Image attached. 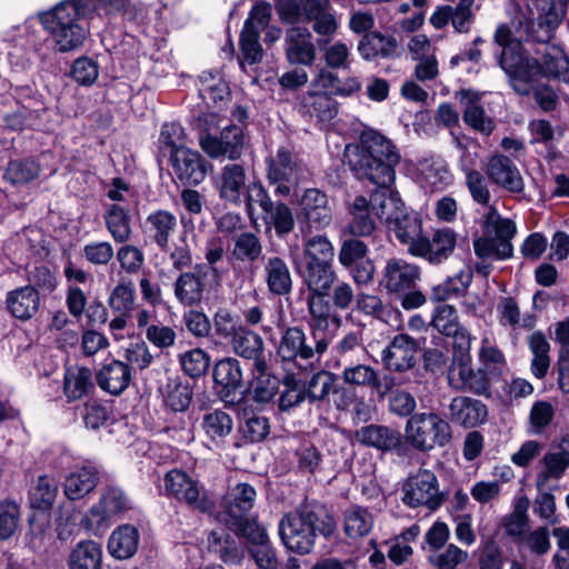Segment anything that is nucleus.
I'll list each match as a JSON object with an SVG mask.
<instances>
[{"instance_id":"nucleus-13","label":"nucleus","mask_w":569,"mask_h":569,"mask_svg":"<svg viewBox=\"0 0 569 569\" xmlns=\"http://www.w3.org/2000/svg\"><path fill=\"white\" fill-rule=\"evenodd\" d=\"M405 505L417 508L426 506L430 510H437L443 502V495L439 490L436 475L427 469H420L409 477L402 486Z\"/></svg>"},{"instance_id":"nucleus-56","label":"nucleus","mask_w":569,"mask_h":569,"mask_svg":"<svg viewBox=\"0 0 569 569\" xmlns=\"http://www.w3.org/2000/svg\"><path fill=\"white\" fill-rule=\"evenodd\" d=\"M134 286L128 279H120L108 299L109 307L118 315H130L134 309Z\"/></svg>"},{"instance_id":"nucleus-53","label":"nucleus","mask_w":569,"mask_h":569,"mask_svg":"<svg viewBox=\"0 0 569 569\" xmlns=\"http://www.w3.org/2000/svg\"><path fill=\"white\" fill-rule=\"evenodd\" d=\"M58 492V486L53 478L39 476L29 490V502L31 508L48 510L53 505Z\"/></svg>"},{"instance_id":"nucleus-23","label":"nucleus","mask_w":569,"mask_h":569,"mask_svg":"<svg viewBox=\"0 0 569 569\" xmlns=\"http://www.w3.org/2000/svg\"><path fill=\"white\" fill-rule=\"evenodd\" d=\"M357 50L366 61L393 60L401 56L398 40L391 36L375 30L360 39Z\"/></svg>"},{"instance_id":"nucleus-40","label":"nucleus","mask_w":569,"mask_h":569,"mask_svg":"<svg viewBox=\"0 0 569 569\" xmlns=\"http://www.w3.org/2000/svg\"><path fill=\"white\" fill-rule=\"evenodd\" d=\"M372 214L385 222L391 224L406 210L403 202L398 194L386 191H377L371 194L368 201Z\"/></svg>"},{"instance_id":"nucleus-63","label":"nucleus","mask_w":569,"mask_h":569,"mask_svg":"<svg viewBox=\"0 0 569 569\" xmlns=\"http://www.w3.org/2000/svg\"><path fill=\"white\" fill-rule=\"evenodd\" d=\"M180 366L191 378L203 376L210 367V356L200 348L188 350L179 356Z\"/></svg>"},{"instance_id":"nucleus-19","label":"nucleus","mask_w":569,"mask_h":569,"mask_svg":"<svg viewBox=\"0 0 569 569\" xmlns=\"http://www.w3.org/2000/svg\"><path fill=\"white\" fill-rule=\"evenodd\" d=\"M417 351V341L407 333H399L381 352L383 368L389 372H407L416 366Z\"/></svg>"},{"instance_id":"nucleus-5","label":"nucleus","mask_w":569,"mask_h":569,"mask_svg":"<svg viewBox=\"0 0 569 569\" xmlns=\"http://www.w3.org/2000/svg\"><path fill=\"white\" fill-rule=\"evenodd\" d=\"M451 439L449 421L435 411L417 412L408 418L405 426V443L419 452L443 448Z\"/></svg>"},{"instance_id":"nucleus-58","label":"nucleus","mask_w":569,"mask_h":569,"mask_svg":"<svg viewBox=\"0 0 569 569\" xmlns=\"http://www.w3.org/2000/svg\"><path fill=\"white\" fill-rule=\"evenodd\" d=\"M262 253V243L253 232H241L234 238L231 256L241 262H253Z\"/></svg>"},{"instance_id":"nucleus-4","label":"nucleus","mask_w":569,"mask_h":569,"mask_svg":"<svg viewBox=\"0 0 569 569\" xmlns=\"http://www.w3.org/2000/svg\"><path fill=\"white\" fill-rule=\"evenodd\" d=\"M332 337H322L319 332L309 329V333L301 326H283L280 339L274 345L276 355L282 362L297 363L298 361H319L331 343Z\"/></svg>"},{"instance_id":"nucleus-51","label":"nucleus","mask_w":569,"mask_h":569,"mask_svg":"<svg viewBox=\"0 0 569 569\" xmlns=\"http://www.w3.org/2000/svg\"><path fill=\"white\" fill-rule=\"evenodd\" d=\"M233 352L244 359L256 358L264 352V342L260 335L243 326L229 340Z\"/></svg>"},{"instance_id":"nucleus-36","label":"nucleus","mask_w":569,"mask_h":569,"mask_svg":"<svg viewBox=\"0 0 569 569\" xmlns=\"http://www.w3.org/2000/svg\"><path fill=\"white\" fill-rule=\"evenodd\" d=\"M542 468L536 477V488H548L550 480H559L569 468V451L559 448L556 451H548L540 461Z\"/></svg>"},{"instance_id":"nucleus-12","label":"nucleus","mask_w":569,"mask_h":569,"mask_svg":"<svg viewBox=\"0 0 569 569\" xmlns=\"http://www.w3.org/2000/svg\"><path fill=\"white\" fill-rule=\"evenodd\" d=\"M303 174L302 162L288 149L280 148L274 156L267 159V179L270 184L277 186L274 192L278 194L289 196V184L299 183Z\"/></svg>"},{"instance_id":"nucleus-1","label":"nucleus","mask_w":569,"mask_h":569,"mask_svg":"<svg viewBox=\"0 0 569 569\" xmlns=\"http://www.w3.org/2000/svg\"><path fill=\"white\" fill-rule=\"evenodd\" d=\"M345 157L357 179L387 189L396 180L401 162L397 146L375 129H365L355 144H348Z\"/></svg>"},{"instance_id":"nucleus-38","label":"nucleus","mask_w":569,"mask_h":569,"mask_svg":"<svg viewBox=\"0 0 569 569\" xmlns=\"http://www.w3.org/2000/svg\"><path fill=\"white\" fill-rule=\"evenodd\" d=\"M338 277L335 262L303 264V282L308 292H330Z\"/></svg>"},{"instance_id":"nucleus-29","label":"nucleus","mask_w":569,"mask_h":569,"mask_svg":"<svg viewBox=\"0 0 569 569\" xmlns=\"http://www.w3.org/2000/svg\"><path fill=\"white\" fill-rule=\"evenodd\" d=\"M132 379L131 368L120 360L106 362L97 373L98 386L111 395L122 393Z\"/></svg>"},{"instance_id":"nucleus-3","label":"nucleus","mask_w":569,"mask_h":569,"mask_svg":"<svg viewBox=\"0 0 569 569\" xmlns=\"http://www.w3.org/2000/svg\"><path fill=\"white\" fill-rule=\"evenodd\" d=\"M90 16L82 0H64L52 10L40 16L43 28L52 37L61 52L72 51L83 44L88 27L84 19Z\"/></svg>"},{"instance_id":"nucleus-54","label":"nucleus","mask_w":569,"mask_h":569,"mask_svg":"<svg viewBox=\"0 0 569 569\" xmlns=\"http://www.w3.org/2000/svg\"><path fill=\"white\" fill-rule=\"evenodd\" d=\"M539 69V78L551 76L569 83V59L557 48L549 49L542 56Z\"/></svg>"},{"instance_id":"nucleus-20","label":"nucleus","mask_w":569,"mask_h":569,"mask_svg":"<svg viewBox=\"0 0 569 569\" xmlns=\"http://www.w3.org/2000/svg\"><path fill=\"white\" fill-rule=\"evenodd\" d=\"M256 497L257 492L251 485L237 483L223 498L222 510L217 513V520L224 525H238L242 518L248 517Z\"/></svg>"},{"instance_id":"nucleus-49","label":"nucleus","mask_w":569,"mask_h":569,"mask_svg":"<svg viewBox=\"0 0 569 569\" xmlns=\"http://www.w3.org/2000/svg\"><path fill=\"white\" fill-rule=\"evenodd\" d=\"M93 388L92 373L82 367L69 368L64 373L63 391L69 401L84 397Z\"/></svg>"},{"instance_id":"nucleus-41","label":"nucleus","mask_w":569,"mask_h":569,"mask_svg":"<svg viewBox=\"0 0 569 569\" xmlns=\"http://www.w3.org/2000/svg\"><path fill=\"white\" fill-rule=\"evenodd\" d=\"M139 532L130 525L120 526L116 529L108 541V550L117 559L131 558L138 550Z\"/></svg>"},{"instance_id":"nucleus-52","label":"nucleus","mask_w":569,"mask_h":569,"mask_svg":"<svg viewBox=\"0 0 569 569\" xmlns=\"http://www.w3.org/2000/svg\"><path fill=\"white\" fill-rule=\"evenodd\" d=\"M268 228H273L279 238H283L293 231L296 221L292 209L284 202H276L270 211L262 216Z\"/></svg>"},{"instance_id":"nucleus-2","label":"nucleus","mask_w":569,"mask_h":569,"mask_svg":"<svg viewBox=\"0 0 569 569\" xmlns=\"http://www.w3.org/2000/svg\"><path fill=\"white\" fill-rule=\"evenodd\" d=\"M336 528L337 523L332 516L325 511L317 512L306 506L281 518L279 535L288 550L307 555L313 549L317 533L329 537Z\"/></svg>"},{"instance_id":"nucleus-60","label":"nucleus","mask_w":569,"mask_h":569,"mask_svg":"<svg viewBox=\"0 0 569 569\" xmlns=\"http://www.w3.org/2000/svg\"><path fill=\"white\" fill-rule=\"evenodd\" d=\"M239 47L241 52V67H243L244 63L256 64L262 61L263 49L260 43V33L257 32V30L249 29V27L242 28L239 38Z\"/></svg>"},{"instance_id":"nucleus-32","label":"nucleus","mask_w":569,"mask_h":569,"mask_svg":"<svg viewBox=\"0 0 569 569\" xmlns=\"http://www.w3.org/2000/svg\"><path fill=\"white\" fill-rule=\"evenodd\" d=\"M177 226V217L169 210L158 209L146 218V233L160 249L168 247Z\"/></svg>"},{"instance_id":"nucleus-35","label":"nucleus","mask_w":569,"mask_h":569,"mask_svg":"<svg viewBox=\"0 0 569 569\" xmlns=\"http://www.w3.org/2000/svg\"><path fill=\"white\" fill-rule=\"evenodd\" d=\"M300 110L303 114L316 118L318 121H329L337 114L338 103L325 92L318 93L308 89L300 97Z\"/></svg>"},{"instance_id":"nucleus-57","label":"nucleus","mask_w":569,"mask_h":569,"mask_svg":"<svg viewBox=\"0 0 569 569\" xmlns=\"http://www.w3.org/2000/svg\"><path fill=\"white\" fill-rule=\"evenodd\" d=\"M21 508L14 500L0 502V542L12 539L20 529Z\"/></svg>"},{"instance_id":"nucleus-15","label":"nucleus","mask_w":569,"mask_h":569,"mask_svg":"<svg viewBox=\"0 0 569 569\" xmlns=\"http://www.w3.org/2000/svg\"><path fill=\"white\" fill-rule=\"evenodd\" d=\"M199 146L212 159L228 158L237 160L241 157L244 147L243 131L238 126L223 128L219 136L201 134Z\"/></svg>"},{"instance_id":"nucleus-8","label":"nucleus","mask_w":569,"mask_h":569,"mask_svg":"<svg viewBox=\"0 0 569 569\" xmlns=\"http://www.w3.org/2000/svg\"><path fill=\"white\" fill-rule=\"evenodd\" d=\"M498 64L508 76L509 84L519 94H528L531 83L539 79V61L528 56L522 44H513L501 50Z\"/></svg>"},{"instance_id":"nucleus-45","label":"nucleus","mask_w":569,"mask_h":569,"mask_svg":"<svg viewBox=\"0 0 569 569\" xmlns=\"http://www.w3.org/2000/svg\"><path fill=\"white\" fill-rule=\"evenodd\" d=\"M388 228L395 232L397 239L408 246V252L423 238L422 223L417 216L409 214L406 210Z\"/></svg>"},{"instance_id":"nucleus-33","label":"nucleus","mask_w":569,"mask_h":569,"mask_svg":"<svg viewBox=\"0 0 569 569\" xmlns=\"http://www.w3.org/2000/svg\"><path fill=\"white\" fill-rule=\"evenodd\" d=\"M263 278L268 290L273 295L284 296L292 290L290 269L287 262L278 256L264 259Z\"/></svg>"},{"instance_id":"nucleus-50","label":"nucleus","mask_w":569,"mask_h":569,"mask_svg":"<svg viewBox=\"0 0 569 569\" xmlns=\"http://www.w3.org/2000/svg\"><path fill=\"white\" fill-rule=\"evenodd\" d=\"M351 214L352 220L348 230L353 237H369L375 232L376 224L371 219L372 212L365 197H357L353 200Z\"/></svg>"},{"instance_id":"nucleus-9","label":"nucleus","mask_w":569,"mask_h":569,"mask_svg":"<svg viewBox=\"0 0 569 569\" xmlns=\"http://www.w3.org/2000/svg\"><path fill=\"white\" fill-rule=\"evenodd\" d=\"M562 19V13L551 0H530L520 27L527 40L548 43Z\"/></svg>"},{"instance_id":"nucleus-28","label":"nucleus","mask_w":569,"mask_h":569,"mask_svg":"<svg viewBox=\"0 0 569 569\" xmlns=\"http://www.w3.org/2000/svg\"><path fill=\"white\" fill-rule=\"evenodd\" d=\"M420 279L418 266L403 259L387 261L383 269L385 287L389 292H401L413 288Z\"/></svg>"},{"instance_id":"nucleus-30","label":"nucleus","mask_w":569,"mask_h":569,"mask_svg":"<svg viewBox=\"0 0 569 569\" xmlns=\"http://www.w3.org/2000/svg\"><path fill=\"white\" fill-rule=\"evenodd\" d=\"M6 303L14 318L26 321L38 313L40 293L31 286L20 287L7 293Z\"/></svg>"},{"instance_id":"nucleus-44","label":"nucleus","mask_w":569,"mask_h":569,"mask_svg":"<svg viewBox=\"0 0 569 569\" xmlns=\"http://www.w3.org/2000/svg\"><path fill=\"white\" fill-rule=\"evenodd\" d=\"M467 156L461 158V168L465 172V184L472 200L490 210L491 192L487 178L479 170L472 168V163L467 164Z\"/></svg>"},{"instance_id":"nucleus-18","label":"nucleus","mask_w":569,"mask_h":569,"mask_svg":"<svg viewBox=\"0 0 569 569\" xmlns=\"http://www.w3.org/2000/svg\"><path fill=\"white\" fill-rule=\"evenodd\" d=\"M170 163L176 178L184 186H199L212 169L199 151L187 148L176 151L170 157Z\"/></svg>"},{"instance_id":"nucleus-64","label":"nucleus","mask_w":569,"mask_h":569,"mask_svg":"<svg viewBox=\"0 0 569 569\" xmlns=\"http://www.w3.org/2000/svg\"><path fill=\"white\" fill-rule=\"evenodd\" d=\"M376 369L363 363H346L341 372V379L352 387H367L376 382Z\"/></svg>"},{"instance_id":"nucleus-14","label":"nucleus","mask_w":569,"mask_h":569,"mask_svg":"<svg viewBox=\"0 0 569 569\" xmlns=\"http://www.w3.org/2000/svg\"><path fill=\"white\" fill-rule=\"evenodd\" d=\"M213 389L221 401L237 405L241 399L240 389L243 383V372L238 359L226 357L218 360L212 368Z\"/></svg>"},{"instance_id":"nucleus-27","label":"nucleus","mask_w":569,"mask_h":569,"mask_svg":"<svg viewBox=\"0 0 569 569\" xmlns=\"http://www.w3.org/2000/svg\"><path fill=\"white\" fill-rule=\"evenodd\" d=\"M449 416L452 422L465 428H475L487 421L488 408L479 399L457 396L449 405Z\"/></svg>"},{"instance_id":"nucleus-26","label":"nucleus","mask_w":569,"mask_h":569,"mask_svg":"<svg viewBox=\"0 0 569 569\" xmlns=\"http://www.w3.org/2000/svg\"><path fill=\"white\" fill-rule=\"evenodd\" d=\"M330 292H308L306 303L308 308L309 329L322 337H332L329 331L330 321L339 323L340 319L333 312L335 306L329 299Z\"/></svg>"},{"instance_id":"nucleus-31","label":"nucleus","mask_w":569,"mask_h":569,"mask_svg":"<svg viewBox=\"0 0 569 569\" xmlns=\"http://www.w3.org/2000/svg\"><path fill=\"white\" fill-rule=\"evenodd\" d=\"M206 282L199 272H181L173 282L177 301L184 307L199 306L202 302Z\"/></svg>"},{"instance_id":"nucleus-7","label":"nucleus","mask_w":569,"mask_h":569,"mask_svg":"<svg viewBox=\"0 0 569 569\" xmlns=\"http://www.w3.org/2000/svg\"><path fill=\"white\" fill-rule=\"evenodd\" d=\"M164 493L201 513L211 515L216 508L214 495L182 469L174 468L163 477Z\"/></svg>"},{"instance_id":"nucleus-61","label":"nucleus","mask_w":569,"mask_h":569,"mask_svg":"<svg viewBox=\"0 0 569 569\" xmlns=\"http://www.w3.org/2000/svg\"><path fill=\"white\" fill-rule=\"evenodd\" d=\"M214 336L222 340H230L243 327L237 315L228 308H219L211 322Z\"/></svg>"},{"instance_id":"nucleus-10","label":"nucleus","mask_w":569,"mask_h":569,"mask_svg":"<svg viewBox=\"0 0 569 569\" xmlns=\"http://www.w3.org/2000/svg\"><path fill=\"white\" fill-rule=\"evenodd\" d=\"M500 378V370L471 367V361H465L449 367L448 385L460 392H470L477 396L490 397L491 383Z\"/></svg>"},{"instance_id":"nucleus-55","label":"nucleus","mask_w":569,"mask_h":569,"mask_svg":"<svg viewBox=\"0 0 569 569\" xmlns=\"http://www.w3.org/2000/svg\"><path fill=\"white\" fill-rule=\"evenodd\" d=\"M201 427L208 438L217 441L231 433L233 421L229 413L216 409L203 415Z\"/></svg>"},{"instance_id":"nucleus-25","label":"nucleus","mask_w":569,"mask_h":569,"mask_svg":"<svg viewBox=\"0 0 569 569\" xmlns=\"http://www.w3.org/2000/svg\"><path fill=\"white\" fill-rule=\"evenodd\" d=\"M247 173L243 166L228 163L223 166L214 179V187L220 199L232 204H240L244 193Z\"/></svg>"},{"instance_id":"nucleus-42","label":"nucleus","mask_w":569,"mask_h":569,"mask_svg":"<svg viewBox=\"0 0 569 569\" xmlns=\"http://www.w3.org/2000/svg\"><path fill=\"white\" fill-rule=\"evenodd\" d=\"M102 550L93 540H82L70 551L69 569H101Z\"/></svg>"},{"instance_id":"nucleus-37","label":"nucleus","mask_w":569,"mask_h":569,"mask_svg":"<svg viewBox=\"0 0 569 569\" xmlns=\"http://www.w3.org/2000/svg\"><path fill=\"white\" fill-rule=\"evenodd\" d=\"M103 220L116 242H127L132 233L130 210L119 203L106 206Z\"/></svg>"},{"instance_id":"nucleus-59","label":"nucleus","mask_w":569,"mask_h":569,"mask_svg":"<svg viewBox=\"0 0 569 569\" xmlns=\"http://www.w3.org/2000/svg\"><path fill=\"white\" fill-rule=\"evenodd\" d=\"M306 400L305 383L293 376L283 379V389L278 398V409L281 412H289L299 407Z\"/></svg>"},{"instance_id":"nucleus-48","label":"nucleus","mask_w":569,"mask_h":569,"mask_svg":"<svg viewBox=\"0 0 569 569\" xmlns=\"http://www.w3.org/2000/svg\"><path fill=\"white\" fill-rule=\"evenodd\" d=\"M335 262V247L325 234L308 237L303 242V264Z\"/></svg>"},{"instance_id":"nucleus-16","label":"nucleus","mask_w":569,"mask_h":569,"mask_svg":"<svg viewBox=\"0 0 569 569\" xmlns=\"http://www.w3.org/2000/svg\"><path fill=\"white\" fill-rule=\"evenodd\" d=\"M283 52L289 64L311 67L317 60V44L311 31L296 26L287 29Z\"/></svg>"},{"instance_id":"nucleus-22","label":"nucleus","mask_w":569,"mask_h":569,"mask_svg":"<svg viewBox=\"0 0 569 569\" xmlns=\"http://www.w3.org/2000/svg\"><path fill=\"white\" fill-rule=\"evenodd\" d=\"M457 234L450 228L438 229L431 238L423 236L421 241L411 249V254L427 260L431 264H440L453 253Z\"/></svg>"},{"instance_id":"nucleus-17","label":"nucleus","mask_w":569,"mask_h":569,"mask_svg":"<svg viewBox=\"0 0 569 569\" xmlns=\"http://www.w3.org/2000/svg\"><path fill=\"white\" fill-rule=\"evenodd\" d=\"M353 438L361 446L373 448L381 452L403 455L407 451L401 432L389 426L377 423L362 426L355 431Z\"/></svg>"},{"instance_id":"nucleus-21","label":"nucleus","mask_w":569,"mask_h":569,"mask_svg":"<svg viewBox=\"0 0 569 569\" xmlns=\"http://www.w3.org/2000/svg\"><path fill=\"white\" fill-rule=\"evenodd\" d=\"M487 178L497 187L513 194L525 191V180L516 163L501 153L492 154L486 164Z\"/></svg>"},{"instance_id":"nucleus-43","label":"nucleus","mask_w":569,"mask_h":569,"mask_svg":"<svg viewBox=\"0 0 569 569\" xmlns=\"http://www.w3.org/2000/svg\"><path fill=\"white\" fill-rule=\"evenodd\" d=\"M162 396L167 408L173 412H183L190 407L193 392L188 382L179 377H170L162 388Z\"/></svg>"},{"instance_id":"nucleus-62","label":"nucleus","mask_w":569,"mask_h":569,"mask_svg":"<svg viewBox=\"0 0 569 569\" xmlns=\"http://www.w3.org/2000/svg\"><path fill=\"white\" fill-rule=\"evenodd\" d=\"M462 118L469 127L482 134L489 136L495 129L493 120L486 116L483 108L476 101V97L467 101Z\"/></svg>"},{"instance_id":"nucleus-6","label":"nucleus","mask_w":569,"mask_h":569,"mask_svg":"<svg viewBox=\"0 0 569 569\" xmlns=\"http://www.w3.org/2000/svg\"><path fill=\"white\" fill-rule=\"evenodd\" d=\"M483 227L493 231L473 240V250L481 260H506L512 257L511 240L517 233L516 223L509 218H502L496 207H490L483 214Z\"/></svg>"},{"instance_id":"nucleus-46","label":"nucleus","mask_w":569,"mask_h":569,"mask_svg":"<svg viewBox=\"0 0 569 569\" xmlns=\"http://www.w3.org/2000/svg\"><path fill=\"white\" fill-rule=\"evenodd\" d=\"M528 346L532 353L531 373L537 379H543L550 368V343L541 331H535L528 337Z\"/></svg>"},{"instance_id":"nucleus-24","label":"nucleus","mask_w":569,"mask_h":569,"mask_svg":"<svg viewBox=\"0 0 569 569\" xmlns=\"http://www.w3.org/2000/svg\"><path fill=\"white\" fill-rule=\"evenodd\" d=\"M361 81L358 77L350 76L341 79L336 72L328 68H320L313 76L309 89L333 98L350 97L361 90Z\"/></svg>"},{"instance_id":"nucleus-34","label":"nucleus","mask_w":569,"mask_h":569,"mask_svg":"<svg viewBox=\"0 0 569 569\" xmlns=\"http://www.w3.org/2000/svg\"><path fill=\"white\" fill-rule=\"evenodd\" d=\"M127 509H129V499L120 488L111 486L103 491L98 505H94L89 512L100 525Z\"/></svg>"},{"instance_id":"nucleus-11","label":"nucleus","mask_w":569,"mask_h":569,"mask_svg":"<svg viewBox=\"0 0 569 569\" xmlns=\"http://www.w3.org/2000/svg\"><path fill=\"white\" fill-rule=\"evenodd\" d=\"M301 232L311 233L328 228L333 220V204L318 188L306 189L299 199Z\"/></svg>"},{"instance_id":"nucleus-39","label":"nucleus","mask_w":569,"mask_h":569,"mask_svg":"<svg viewBox=\"0 0 569 569\" xmlns=\"http://www.w3.org/2000/svg\"><path fill=\"white\" fill-rule=\"evenodd\" d=\"M99 481V472L92 466H86L71 472L64 481V493L71 500H78L91 492Z\"/></svg>"},{"instance_id":"nucleus-47","label":"nucleus","mask_w":569,"mask_h":569,"mask_svg":"<svg viewBox=\"0 0 569 569\" xmlns=\"http://www.w3.org/2000/svg\"><path fill=\"white\" fill-rule=\"evenodd\" d=\"M372 527L373 517L367 508L355 505L345 511L343 530L349 538H362L369 535Z\"/></svg>"}]
</instances>
